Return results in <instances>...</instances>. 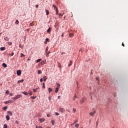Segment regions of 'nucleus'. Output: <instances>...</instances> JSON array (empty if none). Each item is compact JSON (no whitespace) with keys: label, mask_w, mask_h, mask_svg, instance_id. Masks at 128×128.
<instances>
[{"label":"nucleus","mask_w":128,"mask_h":128,"mask_svg":"<svg viewBox=\"0 0 128 128\" xmlns=\"http://www.w3.org/2000/svg\"><path fill=\"white\" fill-rule=\"evenodd\" d=\"M78 126H80V124H75V128H78Z\"/></svg>","instance_id":"obj_21"},{"label":"nucleus","mask_w":128,"mask_h":128,"mask_svg":"<svg viewBox=\"0 0 128 128\" xmlns=\"http://www.w3.org/2000/svg\"><path fill=\"white\" fill-rule=\"evenodd\" d=\"M51 122H52V126H54V120H52Z\"/></svg>","instance_id":"obj_31"},{"label":"nucleus","mask_w":128,"mask_h":128,"mask_svg":"<svg viewBox=\"0 0 128 128\" xmlns=\"http://www.w3.org/2000/svg\"><path fill=\"white\" fill-rule=\"evenodd\" d=\"M36 128H38V126H36Z\"/></svg>","instance_id":"obj_59"},{"label":"nucleus","mask_w":128,"mask_h":128,"mask_svg":"<svg viewBox=\"0 0 128 128\" xmlns=\"http://www.w3.org/2000/svg\"><path fill=\"white\" fill-rule=\"evenodd\" d=\"M48 48H46V52H48Z\"/></svg>","instance_id":"obj_45"},{"label":"nucleus","mask_w":128,"mask_h":128,"mask_svg":"<svg viewBox=\"0 0 128 128\" xmlns=\"http://www.w3.org/2000/svg\"><path fill=\"white\" fill-rule=\"evenodd\" d=\"M30 26H34V22H31V23L30 24Z\"/></svg>","instance_id":"obj_28"},{"label":"nucleus","mask_w":128,"mask_h":128,"mask_svg":"<svg viewBox=\"0 0 128 128\" xmlns=\"http://www.w3.org/2000/svg\"><path fill=\"white\" fill-rule=\"evenodd\" d=\"M16 74L18 76H20V74H22V71H20V70H18Z\"/></svg>","instance_id":"obj_5"},{"label":"nucleus","mask_w":128,"mask_h":128,"mask_svg":"<svg viewBox=\"0 0 128 128\" xmlns=\"http://www.w3.org/2000/svg\"><path fill=\"white\" fill-rule=\"evenodd\" d=\"M42 86H43V88H46V86L44 85V82L42 83Z\"/></svg>","instance_id":"obj_37"},{"label":"nucleus","mask_w":128,"mask_h":128,"mask_svg":"<svg viewBox=\"0 0 128 128\" xmlns=\"http://www.w3.org/2000/svg\"><path fill=\"white\" fill-rule=\"evenodd\" d=\"M53 10L56 11V15L58 16V7L54 4L52 6Z\"/></svg>","instance_id":"obj_1"},{"label":"nucleus","mask_w":128,"mask_h":128,"mask_svg":"<svg viewBox=\"0 0 128 128\" xmlns=\"http://www.w3.org/2000/svg\"><path fill=\"white\" fill-rule=\"evenodd\" d=\"M68 66H72V61L70 62V64H68Z\"/></svg>","instance_id":"obj_39"},{"label":"nucleus","mask_w":128,"mask_h":128,"mask_svg":"<svg viewBox=\"0 0 128 128\" xmlns=\"http://www.w3.org/2000/svg\"><path fill=\"white\" fill-rule=\"evenodd\" d=\"M99 80V78H98V77H96V80Z\"/></svg>","instance_id":"obj_47"},{"label":"nucleus","mask_w":128,"mask_h":128,"mask_svg":"<svg viewBox=\"0 0 128 128\" xmlns=\"http://www.w3.org/2000/svg\"><path fill=\"white\" fill-rule=\"evenodd\" d=\"M48 90V92H52V88H49Z\"/></svg>","instance_id":"obj_14"},{"label":"nucleus","mask_w":128,"mask_h":128,"mask_svg":"<svg viewBox=\"0 0 128 128\" xmlns=\"http://www.w3.org/2000/svg\"><path fill=\"white\" fill-rule=\"evenodd\" d=\"M42 60V59L41 58H39L37 60H36V62H40Z\"/></svg>","instance_id":"obj_24"},{"label":"nucleus","mask_w":128,"mask_h":128,"mask_svg":"<svg viewBox=\"0 0 128 128\" xmlns=\"http://www.w3.org/2000/svg\"><path fill=\"white\" fill-rule=\"evenodd\" d=\"M89 124H90V122H89Z\"/></svg>","instance_id":"obj_58"},{"label":"nucleus","mask_w":128,"mask_h":128,"mask_svg":"<svg viewBox=\"0 0 128 128\" xmlns=\"http://www.w3.org/2000/svg\"><path fill=\"white\" fill-rule=\"evenodd\" d=\"M59 110L60 112H66V110L64 108H60Z\"/></svg>","instance_id":"obj_7"},{"label":"nucleus","mask_w":128,"mask_h":128,"mask_svg":"<svg viewBox=\"0 0 128 128\" xmlns=\"http://www.w3.org/2000/svg\"><path fill=\"white\" fill-rule=\"evenodd\" d=\"M16 124H18V122L16 121Z\"/></svg>","instance_id":"obj_60"},{"label":"nucleus","mask_w":128,"mask_h":128,"mask_svg":"<svg viewBox=\"0 0 128 128\" xmlns=\"http://www.w3.org/2000/svg\"><path fill=\"white\" fill-rule=\"evenodd\" d=\"M42 71L40 70H38V74H40Z\"/></svg>","instance_id":"obj_25"},{"label":"nucleus","mask_w":128,"mask_h":128,"mask_svg":"<svg viewBox=\"0 0 128 128\" xmlns=\"http://www.w3.org/2000/svg\"><path fill=\"white\" fill-rule=\"evenodd\" d=\"M8 40H9V38H8V37H5V38H4V40H5L8 41Z\"/></svg>","instance_id":"obj_29"},{"label":"nucleus","mask_w":128,"mask_h":128,"mask_svg":"<svg viewBox=\"0 0 128 128\" xmlns=\"http://www.w3.org/2000/svg\"><path fill=\"white\" fill-rule=\"evenodd\" d=\"M55 114H56V116H60V114H58V112H56Z\"/></svg>","instance_id":"obj_35"},{"label":"nucleus","mask_w":128,"mask_h":128,"mask_svg":"<svg viewBox=\"0 0 128 128\" xmlns=\"http://www.w3.org/2000/svg\"><path fill=\"white\" fill-rule=\"evenodd\" d=\"M33 92H38V88L36 89H34Z\"/></svg>","instance_id":"obj_23"},{"label":"nucleus","mask_w":128,"mask_h":128,"mask_svg":"<svg viewBox=\"0 0 128 128\" xmlns=\"http://www.w3.org/2000/svg\"><path fill=\"white\" fill-rule=\"evenodd\" d=\"M60 16H62V14H60Z\"/></svg>","instance_id":"obj_52"},{"label":"nucleus","mask_w":128,"mask_h":128,"mask_svg":"<svg viewBox=\"0 0 128 128\" xmlns=\"http://www.w3.org/2000/svg\"><path fill=\"white\" fill-rule=\"evenodd\" d=\"M96 126H98V123H96Z\"/></svg>","instance_id":"obj_61"},{"label":"nucleus","mask_w":128,"mask_h":128,"mask_svg":"<svg viewBox=\"0 0 128 128\" xmlns=\"http://www.w3.org/2000/svg\"><path fill=\"white\" fill-rule=\"evenodd\" d=\"M55 92H56V94H58V88H56Z\"/></svg>","instance_id":"obj_15"},{"label":"nucleus","mask_w":128,"mask_h":128,"mask_svg":"<svg viewBox=\"0 0 128 128\" xmlns=\"http://www.w3.org/2000/svg\"><path fill=\"white\" fill-rule=\"evenodd\" d=\"M6 50V48H4V47H1L0 48V50Z\"/></svg>","instance_id":"obj_18"},{"label":"nucleus","mask_w":128,"mask_h":128,"mask_svg":"<svg viewBox=\"0 0 128 128\" xmlns=\"http://www.w3.org/2000/svg\"><path fill=\"white\" fill-rule=\"evenodd\" d=\"M16 24H18V20H16L15 22Z\"/></svg>","instance_id":"obj_27"},{"label":"nucleus","mask_w":128,"mask_h":128,"mask_svg":"<svg viewBox=\"0 0 128 128\" xmlns=\"http://www.w3.org/2000/svg\"><path fill=\"white\" fill-rule=\"evenodd\" d=\"M56 85H57L58 88H60V84L57 83Z\"/></svg>","instance_id":"obj_32"},{"label":"nucleus","mask_w":128,"mask_h":128,"mask_svg":"<svg viewBox=\"0 0 128 128\" xmlns=\"http://www.w3.org/2000/svg\"><path fill=\"white\" fill-rule=\"evenodd\" d=\"M10 96H12V93L10 94Z\"/></svg>","instance_id":"obj_48"},{"label":"nucleus","mask_w":128,"mask_h":128,"mask_svg":"<svg viewBox=\"0 0 128 128\" xmlns=\"http://www.w3.org/2000/svg\"><path fill=\"white\" fill-rule=\"evenodd\" d=\"M76 108L73 109V112H76Z\"/></svg>","instance_id":"obj_43"},{"label":"nucleus","mask_w":128,"mask_h":128,"mask_svg":"<svg viewBox=\"0 0 128 128\" xmlns=\"http://www.w3.org/2000/svg\"><path fill=\"white\" fill-rule=\"evenodd\" d=\"M46 16H48V14H50V12H48V10H46Z\"/></svg>","instance_id":"obj_13"},{"label":"nucleus","mask_w":128,"mask_h":128,"mask_svg":"<svg viewBox=\"0 0 128 128\" xmlns=\"http://www.w3.org/2000/svg\"><path fill=\"white\" fill-rule=\"evenodd\" d=\"M45 120L43 118H40V122H44Z\"/></svg>","instance_id":"obj_9"},{"label":"nucleus","mask_w":128,"mask_h":128,"mask_svg":"<svg viewBox=\"0 0 128 128\" xmlns=\"http://www.w3.org/2000/svg\"><path fill=\"white\" fill-rule=\"evenodd\" d=\"M61 36H64V34H62Z\"/></svg>","instance_id":"obj_55"},{"label":"nucleus","mask_w":128,"mask_h":128,"mask_svg":"<svg viewBox=\"0 0 128 128\" xmlns=\"http://www.w3.org/2000/svg\"><path fill=\"white\" fill-rule=\"evenodd\" d=\"M6 108H8V106H4V108H3V110H6Z\"/></svg>","instance_id":"obj_33"},{"label":"nucleus","mask_w":128,"mask_h":128,"mask_svg":"<svg viewBox=\"0 0 128 128\" xmlns=\"http://www.w3.org/2000/svg\"><path fill=\"white\" fill-rule=\"evenodd\" d=\"M46 80H48V78L46 77V76H44V81L46 82Z\"/></svg>","instance_id":"obj_16"},{"label":"nucleus","mask_w":128,"mask_h":128,"mask_svg":"<svg viewBox=\"0 0 128 128\" xmlns=\"http://www.w3.org/2000/svg\"><path fill=\"white\" fill-rule=\"evenodd\" d=\"M58 98H60V96H58Z\"/></svg>","instance_id":"obj_57"},{"label":"nucleus","mask_w":128,"mask_h":128,"mask_svg":"<svg viewBox=\"0 0 128 128\" xmlns=\"http://www.w3.org/2000/svg\"><path fill=\"white\" fill-rule=\"evenodd\" d=\"M24 54L22 53L21 54V58H22V57H24Z\"/></svg>","instance_id":"obj_36"},{"label":"nucleus","mask_w":128,"mask_h":128,"mask_svg":"<svg viewBox=\"0 0 128 128\" xmlns=\"http://www.w3.org/2000/svg\"><path fill=\"white\" fill-rule=\"evenodd\" d=\"M14 101L13 100H8V101H6L4 102V104H10V102H14Z\"/></svg>","instance_id":"obj_4"},{"label":"nucleus","mask_w":128,"mask_h":128,"mask_svg":"<svg viewBox=\"0 0 128 128\" xmlns=\"http://www.w3.org/2000/svg\"><path fill=\"white\" fill-rule=\"evenodd\" d=\"M22 95H17L16 97L13 98V100H14V102L16 100H18V98H22Z\"/></svg>","instance_id":"obj_2"},{"label":"nucleus","mask_w":128,"mask_h":128,"mask_svg":"<svg viewBox=\"0 0 128 128\" xmlns=\"http://www.w3.org/2000/svg\"><path fill=\"white\" fill-rule=\"evenodd\" d=\"M50 52H47L46 54V58H48L49 56H50Z\"/></svg>","instance_id":"obj_10"},{"label":"nucleus","mask_w":128,"mask_h":128,"mask_svg":"<svg viewBox=\"0 0 128 128\" xmlns=\"http://www.w3.org/2000/svg\"><path fill=\"white\" fill-rule=\"evenodd\" d=\"M46 43H47V42H46V41L44 42V44H46Z\"/></svg>","instance_id":"obj_53"},{"label":"nucleus","mask_w":128,"mask_h":128,"mask_svg":"<svg viewBox=\"0 0 128 128\" xmlns=\"http://www.w3.org/2000/svg\"><path fill=\"white\" fill-rule=\"evenodd\" d=\"M10 116L7 115V116H6V120H10Z\"/></svg>","instance_id":"obj_12"},{"label":"nucleus","mask_w":128,"mask_h":128,"mask_svg":"<svg viewBox=\"0 0 128 128\" xmlns=\"http://www.w3.org/2000/svg\"><path fill=\"white\" fill-rule=\"evenodd\" d=\"M68 36H70V38H72V36H74V34L70 33Z\"/></svg>","instance_id":"obj_11"},{"label":"nucleus","mask_w":128,"mask_h":128,"mask_svg":"<svg viewBox=\"0 0 128 128\" xmlns=\"http://www.w3.org/2000/svg\"><path fill=\"white\" fill-rule=\"evenodd\" d=\"M76 94L74 95V96L73 100H76Z\"/></svg>","instance_id":"obj_30"},{"label":"nucleus","mask_w":128,"mask_h":128,"mask_svg":"<svg viewBox=\"0 0 128 128\" xmlns=\"http://www.w3.org/2000/svg\"><path fill=\"white\" fill-rule=\"evenodd\" d=\"M8 114L10 116H12V113L10 111H8Z\"/></svg>","instance_id":"obj_17"},{"label":"nucleus","mask_w":128,"mask_h":128,"mask_svg":"<svg viewBox=\"0 0 128 128\" xmlns=\"http://www.w3.org/2000/svg\"><path fill=\"white\" fill-rule=\"evenodd\" d=\"M24 79L22 80H20L18 82V84H19V82H24Z\"/></svg>","instance_id":"obj_20"},{"label":"nucleus","mask_w":128,"mask_h":128,"mask_svg":"<svg viewBox=\"0 0 128 128\" xmlns=\"http://www.w3.org/2000/svg\"><path fill=\"white\" fill-rule=\"evenodd\" d=\"M42 80H44L42 79V78L41 79H40V82H42Z\"/></svg>","instance_id":"obj_41"},{"label":"nucleus","mask_w":128,"mask_h":128,"mask_svg":"<svg viewBox=\"0 0 128 128\" xmlns=\"http://www.w3.org/2000/svg\"><path fill=\"white\" fill-rule=\"evenodd\" d=\"M48 40H49L48 38H47L46 39V42H48Z\"/></svg>","instance_id":"obj_42"},{"label":"nucleus","mask_w":128,"mask_h":128,"mask_svg":"<svg viewBox=\"0 0 128 128\" xmlns=\"http://www.w3.org/2000/svg\"><path fill=\"white\" fill-rule=\"evenodd\" d=\"M122 46H124V42L122 43Z\"/></svg>","instance_id":"obj_51"},{"label":"nucleus","mask_w":128,"mask_h":128,"mask_svg":"<svg viewBox=\"0 0 128 128\" xmlns=\"http://www.w3.org/2000/svg\"><path fill=\"white\" fill-rule=\"evenodd\" d=\"M96 110H94L92 112H90V116H94V114H96Z\"/></svg>","instance_id":"obj_3"},{"label":"nucleus","mask_w":128,"mask_h":128,"mask_svg":"<svg viewBox=\"0 0 128 128\" xmlns=\"http://www.w3.org/2000/svg\"><path fill=\"white\" fill-rule=\"evenodd\" d=\"M6 94H10V92L8 90H7L6 92Z\"/></svg>","instance_id":"obj_40"},{"label":"nucleus","mask_w":128,"mask_h":128,"mask_svg":"<svg viewBox=\"0 0 128 128\" xmlns=\"http://www.w3.org/2000/svg\"><path fill=\"white\" fill-rule=\"evenodd\" d=\"M30 96H32V92H30L29 93Z\"/></svg>","instance_id":"obj_38"},{"label":"nucleus","mask_w":128,"mask_h":128,"mask_svg":"<svg viewBox=\"0 0 128 128\" xmlns=\"http://www.w3.org/2000/svg\"><path fill=\"white\" fill-rule=\"evenodd\" d=\"M61 54H64V52H62L61 53Z\"/></svg>","instance_id":"obj_56"},{"label":"nucleus","mask_w":128,"mask_h":128,"mask_svg":"<svg viewBox=\"0 0 128 128\" xmlns=\"http://www.w3.org/2000/svg\"><path fill=\"white\" fill-rule=\"evenodd\" d=\"M28 60H30V58H28Z\"/></svg>","instance_id":"obj_54"},{"label":"nucleus","mask_w":128,"mask_h":128,"mask_svg":"<svg viewBox=\"0 0 128 128\" xmlns=\"http://www.w3.org/2000/svg\"><path fill=\"white\" fill-rule=\"evenodd\" d=\"M4 128H8V125H6V124H4Z\"/></svg>","instance_id":"obj_26"},{"label":"nucleus","mask_w":128,"mask_h":128,"mask_svg":"<svg viewBox=\"0 0 128 128\" xmlns=\"http://www.w3.org/2000/svg\"><path fill=\"white\" fill-rule=\"evenodd\" d=\"M2 66H4V68H6V66H6V63H4V64H2Z\"/></svg>","instance_id":"obj_22"},{"label":"nucleus","mask_w":128,"mask_h":128,"mask_svg":"<svg viewBox=\"0 0 128 128\" xmlns=\"http://www.w3.org/2000/svg\"><path fill=\"white\" fill-rule=\"evenodd\" d=\"M47 116H48V118H50V114H47Z\"/></svg>","instance_id":"obj_46"},{"label":"nucleus","mask_w":128,"mask_h":128,"mask_svg":"<svg viewBox=\"0 0 128 128\" xmlns=\"http://www.w3.org/2000/svg\"><path fill=\"white\" fill-rule=\"evenodd\" d=\"M36 8H38V5H36Z\"/></svg>","instance_id":"obj_50"},{"label":"nucleus","mask_w":128,"mask_h":128,"mask_svg":"<svg viewBox=\"0 0 128 128\" xmlns=\"http://www.w3.org/2000/svg\"><path fill=\"white\" fill-rule=\"evenodd\" d=\"M14 52H12V54H11V56H14Z\"/></svg>","instance_id":"obj_49"},{"label":"nucleus","mask_w":128,"mask_h":128,"mask_svg":"<svg viewBox=\"0 0 128 128\" xmlns=\"http://www.w3.org/2000/svg\"><path fill=\"white\" fill-rule=\"evenodd\" d=\"M84 100H86V98H82L80 100V104H84Z\"/></svg>","instance_id":"obj_6"},{"label":"nucleus","mask_w":128,"mask_h":128,"mask_svg":"<svg viewBox=\"0 0 128 128\" xmlns=\"http://www.w3.org/2000/svg\"><path fill=\"white\" fill-rule=\"evenodd\" d=\"M51 31H52V29H50V28H49L47 30V32L48 34H50Z\"/></svg>","instance_id":"obj_8"},{"label":"nucleus","mask_w":128,"mask_h":128,"mask_svg":"<svg viewBox=\"0 0 128 128\" xmlns=\"http://www.w3.org/2000/svg\"><path fill=\"white\" fill-rule=\"evenodd\" d=\"M36 98V96H31V98H32V100H34V98Z\"/></svg>","instance_id":"obj_34"},{"label":"nucleus","mask_w":128,"mask_h":128,"mask_svg":"<svg viewBox=\"0 0 128 128\" xmlns=\"http://www.w3.org/2000/svg\"><path fill=\"white\" fill-rule=\"evenodd\" d=\"M78 122V120H76V121L74 122V123L73 124H76V122Z\"/></svg>","instance_id":"obj_44"},{"label":"nucleus","mask_w":128,"mask_h":128,"mask_svg":"<svg viewBox=\"0 0 128 128\" xmlns=\"http://www.w3.org/2000/svg\"><path fill=\"white\" fill-rule=\"evenodd\" d=\"M22 94H24L25 96H28V94L26 92H22Z\"/></svg>","instance_id":"obj_19"}]
</instances>
